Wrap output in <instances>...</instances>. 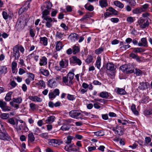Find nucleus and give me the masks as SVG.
I'll return each instance as SVG.
<instances>
[{
	"mask_svg": "<svg viewBox=\"0 0 152 152\" xmlns=\"http://www.w3.org/2000/svg\"><path fill=\"white\" fill-rule=\"evenodd\" d=\"M74 73L69 72L67 76L63 77V81L66 85L70 86L73 84L72 80L74 78Z\"/></svg>",
	"mask_w": 152,
	"mask_h": 152,
	"instance_id": "f257e3e1",
	"label": "nucleus"
},
{
	"mask_svg": "<svg viewBox=\"0 0 152 152\" xmlns=\"http://www.w3.org/2000/svg\"><path fill=\"white\" fill-rule=\"evenodd\" d=\"M137 26L139 25L141 28H145L149 25V22L148 18L145 19L141 18L137 21Z\"/></svg>",
	"mask_w": 152,
	"mask_h": 152,
	"instance_id": "f03ea898",
	"label": "nucleus"
},
{
	"mask_svg": "<svg viewBox=\"0 0 152 152\" xmlns=\"http://www.w3.org/2000/svg\"><path fill=\"white\" fill-rule=\"evenodd\" d=\"M20 56V53L19 52V49L18 48V46H15L13 50V53L10 56V60L12 57H15V60H18Z\"/></svg>",
	"mask_w": 152,
	"mask_h": 152,
	"instance_id": "7ed1b4c3",
	"label": "nucleus"
},
{
	"mask_svg": "<svg viewBox=\"0 0 152 152\" xmlns=\"http://www.w3.org/2000/svg\"><path fill=\"white\" fill-rule=\"evenodd\" d=\"M149 5L146 4L142 5L140 7L137 8L132 10V12L134 14L140 13L142 12L145 11L148 8Z\"/></svg>",
	"mask_w": 152,
	"mask_h": 152,
	"instance_id": "20e7f679",
	"label": "nucleus"
},
{
	"mask_svg": "<svg viewBox=\"0 0 152 152\" xmlns=\"http://www.w3.org/2000/svg\"><path fill=\"white\" fill-rule=\"evenodd\" d=\"M69 115L70 116L73 118L75 119L80 118L82 119L83 118L81 117H78L81 113L77 110H72L69 112Z\"/></svg>",
	"mask_w": 152,
	"mask_h": 152,
	"instance_id": "39448f33",
	"label": "nucleus"
},
{
	"mask_svg": "<svg viewBox=\"0 0 152 152\" xmlns=\"http://www.w3.org/2000/svg\"><path fill=\"white\" fill-rule=\"evenodd\" d=\"M11 138L10 136L6 132H0V140L9 141Z\"/></svg>",
	"mask_w": 152,
	"mask_h": 152,
	"instance_id": "423d86ee",
	"label": "nucleus"
},
{
	"mask_svg": "<svg viewBox=\"0 0 152 152\" xmlns=\"http://www.w3.org/2000/svg\"><path fill=\"white\" fill-rule=\"evenodd\" d=\"M63 143V142L60 140L52 139L50 140L49 144L50 145L54 147L57 146Z\"/></svg>",
	"mask_w": 152,
	"mask_h": 152,
	"instance_id": "0eeeda50",
	"label": "nucleus"
},
{
	"mask_svg": "<svg viewBox=\"0 0 152 152\" xmlns=\"http://www.w3.org/2000/svg\"><path fill=\"white\" fill-rule=\"evenodd\" d=\"M0 107L4 111H9L11 109L10 107L7 105L6 102L1 100H0Z\"/></svg>",
	"mask_w": 152,
	"mask_h": 152,
	"instance_id": "6e6552de",
	"label": "nucleus"
},
{
	"mask_svg": "<svg viewBox=\"0 0 152 152\" xmlns=\"http://www.w3.org/2000/svg\"><path fill=\"white\" fill-rule=\"evenodd\" d=\"M112 130L115 132L116 134L122 135L124 134L123 129L121 126H117L115 128L113 127Z\"/></svg>",
	"mask_w": 152,
	"mask_h": 152,
	"instance_id": "1a4fd4ad",
	"label": "nucleus"
},
{
	"mask_svg": "<svg viewBox=\"0 0 152 152\" xmlns=\"http://www.w3.org/2000/svg\"><path fill=\"white\" fill-rule=\"evenodd\" d=\"M69 61L66 59H63L59 62L60 66L62 68H66L68 66Z\"/></svg>",
	"mask_w": 152,
	"mask_h": 152,
	"instance_id": "9d476101",
	"label": "nucleus"
},
{
	"mask_svg": "<svg viewBox=\"0 0 152 152\" xmlns=\"http://www.w3.org/2000/svg\"><path fill=\"white\" fill-rule=\"evenodd\" d=\"M43 20H45L46 22H45V26L48 28H50L52 27L53 24V19L50 17L44 18Z\"/></svg>",
	"mask_w": 152,
	"mask_h": 152,
	"instance_id": "9b49d317",
	"label": "nucleus"
},
{
	"mask_svg": "<svg viewBox=\"0 0 152 152\" xmlns=\"http://www.w3.org/2000/svg\"><path fill=\"white\" fill-rule=\"evenodd\" d=\"M48 59L45 56L41 57L39 60V64L40 66H45L47 64Z\"/></svg>",
	"mask_w": 152,
	"mask_h": 152,
	"instance_id": "f8f14e48",
	"label": "nucleus"
},
{
	"mask_svg": "<svg viewBox=\"0 0 152 152\" xmlns=\"http://www.w3.org/2000/svg\"><path fill=\"white\" fill-rule=\"evenodd\" d=\"M42 10V18L44 19V18H50V17L47 16L50 14L49 10L44 9L43 7H41Z\"/></svg>",
	"mask_w": 152,
	"mask_h": 152,
	"instance_id": "ddd939ff",
	"label": "nucleus"
},
{
	"mask_svg": "<svg viewBox=\"0 0 152 152\" xmlns=\"http://www.w3.org/2000/svg\"><path fill=\"white\" fill-rule=\"evenodd\" d=\"M28 98L30 100L33 102H40L42 101V98L37 96H28Z\"/></svg>",
	"mask_w": 152,
	"mask_h": 152,
	"instance_id": "4468645a",
	"label": "nucleus"
},
{
	"mask_svg": "<svg viewBox=\"0 0 152 152\" xmlns=\"http://www.w3.org/2000/svg\"><path fill=\"white\" fill-rule=\"evenodd\" d=\"M73 61L72 63L74 64H76L80 66L82 62L80 59L77 58L76 56H73L72 57Z\"/></svg>",
	"mask_w": 152,
	"mask_h": 152,
	"instance_id": "2eb2a0df",
	"label": "nucleus"
},
{
	"mask_svg": "<svg viewBox=\"0 0 152 152\" xmlns=\"http://www.w3.org/2000/svg\"><path fill=\"white\" fill-rule=\"evenodd\" d=\"M71 40L72 42H74L76 40H77L78 38V35L76 33H72L69 37Z\"/></svg>",
	"mask_w": 152,
	"mask_h": 152,
	"instance_id": "dca6fc26",
	"label": "nucleus"
},
{
	"mask_svg": "<svg viewBox=\"0 0 152 152\" xmlns=\"http://www.w3.org/2000/svg\"><path fill=\"white\" fill-rule=\"evenodd\" d=\"M129 56L132 58L135 59L136 61L138 62L141 61L140 57L134 53H132L130 54Z\"/></svg>",
	"mask_w": 152,
	"mask_h": 152,
	"instance_id": "f3484780",
	"label": "nucleus"
},
{
	"mask_svg": "<svg viewBox=\"0 0 152 152\" xmlns=\"http://www.w3.org/2000/svg\"><path fill=\"white\" fill-rule=\"evenodd\" d=\"M115 90L116 91V93L118 94L124 95L126 93L125 90L122 88H116Z\"/></svg>",
	"mask_w": 152,
	"mask_h": 152,
	"instance_id": "a211bd4d",
	"label": "nucleus"
},
{
	"mask_svg": "<svg viewBox=\"0 0 152 152\" xmlns=\"http://www.w3.org/2000/svg\"><path fill=\"white\" fill-rule=\"evenodd\" d=\"M106 68L108 70L113 71L115 70L114 65L111 63H107L106 65Z\"/></svg>",
	"mask_w": 152,
	"mask_h": 152,
	"instance_id": "6ab92c4d",
	"label": "nucleus"
},
{
	"mask_svg": "<svg viewBox=\"0 0 152 152\" xmlns=\"http://www.w3.org/2000/svg\"><path fill=\"white\" fill-rule=\"evenodd\" d=\"M23 126L24 125H23L22 124H19L17 122H16V125L15 127L17 131H23Z\"/></svg>",
	"mask_w": 152,
	"mask_h": 152,
	"instance_id": "aec40b11",
	"label": "nucleus"
},
{
	"mask_svg": "<svg viewBox=\"0 0 152 152\" xmlns=\"http://www.w3.org/2000/svg\"><path fill=\"white\" fill-rule=\"evenodd\" d=\"M134 72V68L132 66L128 65L126 73V74H131Z\"/></svg>",
	"mask_w": 152,
	"mask_h": 152,
	"instance_id": "412c9836",
	"label": "nucleus"
},
{
	"mask_svg": "<svg viewBox=\"0 0 152 152\" xmlns=\"http://www.w3.org/2000/svg\"><path fill=\"white\" fill-rule=\"evenodd\" d=\"M52 4L51 2L50 1H48L45 2L44 4V6L42 7H43L44 9L50 10L52 7Z\"/></svg>",
	"mask_w": 152,
	"mask_h": 152,
	"instance_id": "4be33fe9",
	"label": "nucleus"
},
{
	"mask_svg": "<svg viewBox=\"0 0 152 152\" xmlns=\"http://www.w3.org/2000/svg\"><path fill=\"white\" fill-rule=\"evenodd\" d=\"M72 50L73 54H75L79 52L80 51V48L79 46L75 45L73 46Z\"/></svg>",
	"mask_w": 152,
	"mask_h": 152,
	"instance_id": "5701e85b",
	"label": "nucleus"
},
{
	"mask_svg": "<svg viewBox=\"0 0 152 152\" xmlns=\"http://www.w3.org/2000/svg\"><path fill=\"white\" fill-rule=\"evenodd\" d=\"M99 96L102 98L107 99L109 96V93L106 91H103L100 93Z\"/></svg>",
	"mask_w": 152,
	"mask_h": 152,
	"instance_id": "b1692460",
	"label": "nucleus"
},
{
	"mask_svg": "<svg viewBox=\"0 0 152 152\" xmlns=\"http://www.w3.org/2000/svg\"><path fill=\"white\" fill-rule=\"evenodd\" d=\"M99 2L100 5L102 7H106L108 5L107 0H100Z\"/></svg>",
	"mask_w": 152,
	"mask_h": 152,
	"instance_id": "393cba45",
	"label": "nucleus"
},
{
	"mask_svg": "<svg viewBox=\"0 0 152 152\" xmlns=\"http://www.w3.org/2000/svg\"><path fill=\"white\" fill-rule=\"evenodd\" d=\"M55 118V116L53 115L48 117L45 121L46 123H47L51 124L54 121Z\"/></svg>",
	"mask_w": 152,
	"mask_h": 152,
	"instance_id": "a878e982",
	"label": "nucleus"
},
{
	"mask_svg": "<svg viewBox=\"0 0 152 152\" xmlns=\"http://www.w3.org/2000/svg\"><path fill=\"white\" fill-rule=\"evenodd\" d=\"M145 51L144 49L141 48H136L133 49V52L134 53H140L142 52H143Z\"/></svg>",
	"mask_w": 152,
	"mask_h": 152,
	"instance_id": "bb28decb",
	"label": "nucleus"
},
{
	"mask_svg": "<svg viewBox=\"0 0 152 152\" xmlns=\"http://www.w3.org/2000/svg\"><path fill=\"white\" fill-rule=\"evenodd\" d=\"M56 82L53 79L50 80L48 81V85L51 88L54 87L56 86Z\"/></svg>",
	"mask_w": 152,
	"mask_h": 152,
	"instance_id": "cd10ccee",
	"label": "nucleus"
},
{
	"mask_svg": "<svg viewBox=\"0 0 152 152\" xmlns=\"http://www.w3.org/2000/svg\"><path fill=\"white\" fill-rule=\"evenodd\" d=\"M40 41L44 46H46L48 44V38L45 37H41L40 38Z\"/></svg>",
	"mask_w": 152,
	"mask_h": 152,
	"instance_id": "c85d7f7f",
	"label": "nucleus"
},
{
	"mask_svg": "<svg viewBox=\"0 0 152 152\" xmlns=\"http://www.w3.org/2000/svg\"><path fill=\"white\" fill-rule=\"evenodd\" d=\"M101 58L100 56H98L96 62V65L97 68L99 69L101 67Z\"/></svg>",
	"mask_w": 152,
	"mask_h": 152,
	"instance_id": "c756f323",
	"label": "nucleus"
},
{
	"mask_svg": "<svg viewBox=\"0 0 152 152\" xmlns=\"http://www.w3.org/2000/svg\"><path fill=\"white\" fill-rule=\"evenodd\" d=\"M28 141L31 142H34L35 140L34 135L32 133H30L28 134Z\"/></svg>",
	"mask_w": 152,
	"mask_h": 152,
	"instance_id": "7c9ffc66",
	"label": "nucleus"
},
{
	"mask_svg": "<svg viewBox=\"0 0 152 152\" xmlns=\"http://www.w3.org/2000/svg\"><path fill=\"white\" fill-rule=\"evenodd\" d=\"M114 4L117 7L122 8L124 7V5L119 1H116L114 2Z\"/></svg>",
	"mask_w": 152,
	"mask_h": 152,
	"instance_id": "2f4dec72",
	"label": "nucleus"
},
{
	"mask_svg": "<svg viewBox=\"0 0 152 152\" xmlns=\"http://www.w3.org/2000/svg\"><path fill=\"white\" fill-rule=\"evenodd\" d=\"M148 83L147 82H140V86L138 87V88L141 90H144L145 88V86H147Z\"/></svg>",
	"mask_w": 152,
	"mask_h": 152,
	"instance_id": "473e14b6",
	"label": "nucleus"
},
{
	"mask_svg": "<svg viewBox=\"0 0 152 152\" xmlns=\"http://www.w3.org/2000/svg\"><path fill=\"white\" fill-rule=\"evenodd\" d=\"M62 48V43L60 41L57 42H56V49L58 51L60 50Z\"/></svg>",
	"mask_w": 152,
	"mask_h": 152,
	"instance_id": "72a5a7b5",
	"label": "nucleus"
},
{
	"mask_svg": "<svg viewBox=\"0 0 152 152\" xmlns=\"http://www.w3.org/2000/svg\"><path fill=\"white\" fill-rule=\"evenodd\" d=\"M22 101L21 97H18L17 98H13L12 99V101L18 104H20Z\"/></svg>",
	"mask_w": 152,
	"mask_h": 152,
	"instance_id": "f704fd0d",
	"label": "nucleus"
},
{
	"mask_svg": "<svg viewBox=\"0 0 152 152\" xmlns=\"http://www.w3.org/2000/svg\"><path fill=\"white\" fill-rule=\"evenodd\" d=\"M12 94V92H10L7 94L5 98V99L6 101H9L10 100Z\"/></svg>",
	"mask_w": 152,
	"mask_h": 152,
	"instance_id": "c9c22d12",
	"label": "nucleus"
},
{
	"mask_svg": "<svg viewBox=\"0 0 152 152\" xmlns=\"http://www.w3.org/2000/svg\"><path fill=\"white\" fill-rule=\"evenodd\" d=\"M70 127L67 124H64L61 127L60 129L62 131H66L69 129Z\"/></svg>",
	"mask_w": 152,
	"mask_h": 152,
	"instance_id": "e433bc0d",
	"label": "nucleus"
},
{
	"mask_svg": "<svg viewBox=\"0 0 152 152\" xmlns=\"http://www.w3.org/2000/svg\"><path fill=\"white\" fill-rule=\"evenodd\" d=\"M7 69L6 66H2L0 67V74L5 73Z\"/></svg>",
	"mask_w": 152,
	"mask_h": 152,
	"instance_id": "4c0bfd02",
	"label": "nucleus"
},
{
	"mask_svg": "<svg viewBox=\"0 0 152 152\" xmlns=\"http://www.w3.org/2000/svg\"><path fill=\"white\" fill-rule=\"evenodd\" d=\"M36 85L37 86H39L41 87L45 88V82L42 80H40L38 82L36 83Z\"/></svg>",
	"mask_w": 152,
	"mask_h": 152,
	"instance_id": "58836bf2",
	"label": "nucleus"
},
{
	"mask_svg": "<svg viewBox=\"0 0 152 152\" xmlns=\"http://www.w3.org/2000/svg\"><path fill=\"white\" fill-rule=\"evenodd\" d=\"M85 9L89 11H92L94 9L93 6L92 5L88 6V4H86L84 6Z\"/></svg>",
	"mask_w": 152,
	"mask_h": 152,
	"instance_id": "ea45409f",
	"label": "nucleus"
},
{
	"mask_svg": "<svg viewBox=\"0 0 152 152\" xmlns=\"http://www.w3.org/2000/svg\"><path fill=\"white\" fill-rule=\"evenodd\" d=\"M9 117V114L7 113H2L0 115V118L3 119H6L8 118Z\"/></svg>",
	"mask_w": 152,
	"mask_h": 152,
	"instance_id": "a19ab883",
	"label": "nucleus"
},
{
	"mask_svg": "<svg viewBox=\"0 0 152 152\" xmlns=\"http://www.w3.org/2000/svg\"><path fill=\"white\" fill-rule=\"evenodd\" d=\"M131 109L134 114L135 115H137L138 113V111L137 110L136 106L135 104H133L131 107Z\"/></svg>",
	"mask_w": 152,
	"mask_h": 152,
	"instance_id": "79ce46f5",
	"label": "nucleus"
},
{
	"mask_svg": "<svg viewBox=\"0 0 152 152\" xmlns=\"http://www.w3.org/2000/svg\"><path fill=\"white\" fill-rule=\"evenodd\" d=\"M94 133L95 135L97 137L102 136L104 134L103 132L102 131H99Z\"/></svg>",
	"mask_w": 152,
	"mask_h": 152,
	"instance_id": "37998d69",
	"label": "nucleus"
},
{
	"mask_svg": "<svg viewBox=\"0 0 152 152\" xmlns=\"http://www.w3.org/2000/svg\"><path fill=\"white\" fill-rule=\"evenodd\" d=\"M104 48L102 47H100L95 50V53L96 54H99L102 53L104 51Z\"/></svg>",
	"mask_w": 152,
	"mask_h": 152,
	"instance_id": "c03bdc74",
	"label": "nucleus"
},
{
	"mask_svg": "<svg viewBox=\"0 0 152 152\" xmlns=\"http://www.w3.org/2000/svg\"><path fill=\"white\" fill-rule=\"evenodd\" d=\"M40 72L43 75L46 76H48L49 74V71L48 70L46 69H42L40 70Z\"/></svg>",
	"mask_w": 152,
	"mask_h": 152,
	"instance_id": "a18cd8bd",
	"label": "nucleus"
},
{
	"mask_svg": "<svg viewBox=\"0 0 152 152\" xmlns=\"http://www.w3.org/2000/svg\"><path fill=\"white\" fill-rule=\"evenodd\" d=\"M67 98L69 100L73 101L75 99V95L68 94L67 96Z\"/></svg>",
	"mask_w": 152,
	"mask_h": 152,
	"instance_id": "49530a36",
	"label": "nucleus"
},
{
	"mask_svg": "<svg viewBox=\"0 0 152 152\" xmlns=\"http://www.w3.org/2000/svg\"><path fill=\"white\" fill-rule=\"evenodd\" d=\"M141 41L142 43L144 45V47H146L148 46V42L145 38H142L141 39Z\"/></svg>",
	"mask_w": 152,
	"mask_h": 152,
	"instance_id": "de8ad7c7",
	"label": "nucleus"
},
{
	"mask_svg": "<svg viewBox=\"0 0 152 152\" xmlns=\"http://www.w3.org/2000/svg\"><path fill=\"white\" fill-rule=\"evenodd\" d=\"M93 59V57L91 55H88V56L86 61V63L89 64L92 61Z\"/></svg>",
	"mask_w": 152,
	"mask_h": 152,
	"instance_id": "09e8293b",
	"label": "nucleus"
},
{
	"mask_svg": "<svg viewBox=\"0 0 152 152\" xmlns=\"http://www.w3.org/2000/svg\"><path fill=\"white\" fill-rule=\"evenodd\" d=\"M28 76V78L31 81H33L34 80V75L32 73L30 72H28L27 73Z\"/></svg>",
	"mask_w": 152,
	"mask_h": 152,
	"instance_id": "8fccbe9b",
	"label": "nucleus"
},
{
	"mask_svg": "<svg viewBox=\"0 0 152 152\" xmlns=\"http://www.w3.org/2000/svg\"><path fill=\"white\" fill-rule=\"evenodd\" d=\"M73 138V137L71 136H69L67 137V140L65 142L68 144H70L72 141V139Z\"/></svg>",
	"mask_w": 152,
	"mask_h": 152,
	"instance_id": "3c124183",
	"label": "nucleus"
},
{
	"mask_svg": "<svg viewBox=\"0 0 152 152\" xmlns=\"http://www.w3.org/2000/svg\"><path fill=\"white\" fill-rule=\"evenodd\" d=\"M143 71L139 69H135V74L137 76H140L142 75Z\"/></svg>",
	"mask_w": 152,
	"mask_h": 152,
	"instance_id": "603ef678",
	"label": "nucleus"
},
{
	"mask_svg": "<svg viewBox=\"0 0 152 152\" xmlns=\"http://www.w3.org/2000/svg\"><path fill=\"white\" fill-rule=\"evenodd\" d=\"M63 33L57 31L56 33V37L57 38L61 39L63 37Z\"/></svg>",
	"mask_w": 152,
	"mask_h": 152,
	"instance_id": "864d4df0",
	"label": "nucleus"
},
{
	"mask_svg": "<svg viewBox=\"0 0 152 152\" xmlns=\"http://www.w3.org/2000/svg\"><path fill=\"white\" fill-rule=\"evenodd\" d=\"M108 10L109 11L111 12L113 14L116 15L117 14V11L111 7L109 8Z\"/></svg>",
	"mask_w": 152,
	"mask_h": 152,
	"instance_id": "5fc2aeb1",
	"label": "nucleus"
},
{
	"mask_svg": "<svg viewBox=\"0 0 152 152\" xmlns=\"http://www.w3.org/2000/svg\"><path fill=\"white\" fill-rule=\"evenodd\" d=\"M14 102L11 101L10 102V104L13 107L18 109L19 108V105L18 104L14 103Z\"/></svg>",
	"mask_w": 152,
	"mask_h": 152,
	"instance_id": "6e6d98bb",
	"label": "nucleus"
},
{
	"mask_svg": "<svg viewBox=\"0 0 152 152\" xmlns=\"http://www.w3.org/2000/svg\"><path fill=\"white\" fill-rule=\"evenodd\" d=\"M128 65L126 64L124 65L121 66L120 68L123 72H126L127 68V67Z\"/></svg>",
	"mask_w": 152,
	"mask_h": 152,
	"instance_id": "4d7b16f0",
	"label": "nucleus"
},
{
	"mask_svg": "<svg viewBox=\"0 0 152 152\" xmlns=\"http://www.w3.org/2000/svg\"><path fill=\"white\" fill-rule=\"evenodd\" d=\"M8 122L12 125H14L16 124L14 119L13 118H9L8 120Z\"/></svg>",
	"mask_w": 152,
	"mask_h": 152,
	"instance_id": "13d9d810",
	"label": "nucleus"
},
{
	"mask_svg": "<svg viewBox=\"0 0 152 152\" xmlns=\"http://www.w3.org/2000/svg\"><path fill=\"white\" fill-rule=\"evenodd\" d=\"M17 63L15 61H14L12 63V70L13 72V70H14L17 67Z\"/></svg>",
	"mask_w": 152,
	"mask_h": 152,
	"instance_id": "bf43d9fd",
	"label": "nucleus"
},
{
	"mask_svg": "<svg viewBox=\"0 0 152 152\" xmlns=\"http://www.w3.org/2000/svg\"><path fill=\"white\" fill-rule=\"evenodd\" d=\"M128 3L132 6H135L136 4L135 0H129Z\"/></svg>",
	"mask_w": 152,
	"mask_h": 152,
	"instance_id": "052dcab7",
	"label": "nucleus"
},
{
	"mask_svg": "<svg viewBox=\"0 0 152 152\" xmlns=\"http://www.w3.org/2000/svg\"><path fill=\"white\" fill-rule=\"evenodd\" d=\"M30 108L32 110H34L36 108V105L34 103H31L29 104Z\"/></svg>",
	"mask_w": 152,
	"mask_h": 152,
	"instance_id": "680f3d73",
	"label": "nucleus"
},
{
	"mask_svg": "<svg viewBox=\"0 0 152 152\" xmlns=\"http://www.w3.org/2000/svg\"><path fill=\"white\" fill-rule=\"evenodd\" d=\"M95 101H99V102H101L102 103H104L105 102L104 99H99V98L95 99H94V100H93V101H91V102H94Z\"/></svg>",
	"mask_w": 152,
	"mask_h": 152,
	"instance_id": "e2e57ef3",
	"label": "nucleus"
},
{
	"mask_svg": "<svg viewBox=\"0 0 152 152\" xmlns=\"http://www.w3.org/2000/svg\"><path fill=\"white\" fill-rule=\"evenodd\" d=\"M151 139L150 137H147L145 138V142L146 145L148 144L151 142Z\"/></svg>",
	"mask_w": 152,
	"mask_h": 152,
	"instance_id": "0e129e2a",
	"label": "nucleus"
},
{
	"mask_svg": "<svg viewBox=\"0 0 152 152\" xmlns=\"http://www.w3.org/2000/svg\"><path fill=\"white\" fill-rule=\"evenodd\" d=\"M2 15L4 18L5 20H7L8 18V16L7 13L5 11H3L2 12Z\"/></svg>",
	"mask_w": 152,
	"mask_h": 152,
	"instance_id": "69168bd1",
	"label": "nucleus"
},
{
	"mask_svg": "<svg viewBox=\"0 0 152 152\" xmlns=\"http://www.w3.org/2000/svg\"><path fill=\"white\" fill-rule=\"evenodd\" d=\"M53 92L54 93V94L56 96H58L60 93L59 90L58 89H55Z\"/></svg>",
	"mask_w": 152,
	"mask_h": 152,
	"instance_id": "338daca9",
	"label": "nucleus"
},
{
	"mask_svg": "<svg viewBox=\"0 0 152 152\" xmlns=\"http://www.w3.org/2000/svg\"><path fill=\"white\" fill-rule=\"evenodd\" d=\"M127 21L130 23H132L134 21V19L133 17H129L127 18Z\"/></svg>",
	"mask_w": 152,
	"mask_h": 152,
	"instance_id": "774afa93",
	"label": "nucleus"
}]
</instances>
